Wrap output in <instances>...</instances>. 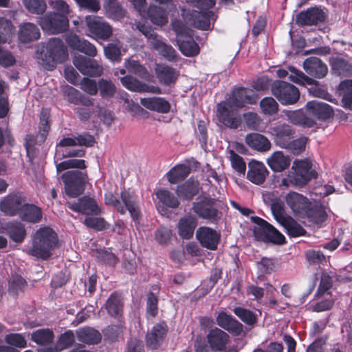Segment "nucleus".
<instances>
[{
	"label": "nucleus",
	"mask_w": 352,
	"mask_h": 352,
	"mask_svg": "<svg viewBox=\"0 0 352 352\" xmlns=\"http://www.w3.org/2000/svg\"><path fill=\"white\" fill-rule=\"evenodd\" d=\"M256 100L257 96L252 89L235 88L226 101L218 104L217 116L219 121L226 126L236 129L241 121L236 110L245 104L256 103Z\"/></svg>",
	"instance_id": "nucleus-1"
},
{
	"label": "nucleus",
	"mask_w": 352,
	"mask_h": 352,
	"mask_svg": "<svg viewBox=\"0 0 352 352\" xmlns=\"http://www.w3.org/2000/svg\"><path fill=\"white\" fill-rule=\"evenodd\" d=\"M49 3L56 12L47 13L38 22L44 32L58 34L68 26L69 6L65 0H50Z\"/></svg>",
	"instance_id": "nucleus-2"
},
{
	"label": "nucleus",
	"mask_w": 352,
	"mask_h": 352,
	"mask_svg": "<svg viewBox=\"0 0 352 352\" xmlns=\"http://www.w3.org/2000/svg\"><path fill=\"white\" fill-rule=\"evenodd\" d=\"M58 243L56 233L49 227H42L32 236L31 245L28 254L37 258L47 259L52 254V250Z\"/></svg>",
	"instance_id": "nucleus-3"
},
{
	"label": "nucleus",
	"mask_w": 352,
	"mask_h": 352,
	"mask_svg": "<svg viewBox=\"0 0 352 352\" xmlns=\"http://www.w3.org/2000/svg\"><path fill=\"white\" fill-rule=\"evenodd\" d=\"M67 56V50L63 41L56 38H50L45 47V53L38 56V63L46 69L52 70L58 63H61Z\"/></svg>",
	"instance_id": "nucleus-4"
},
{
	"label": "nucleus",
	"mask_w": 352,
	"mask_h": 352,
	"mask_svg": "<svg viewBox=\"0 0 352 352\" xmlns=\"http://www.w3.org/2000/svg\"><path fill=\"white\" fill-rule=\"evenodd\" d=\"M94 143V138L87 133L78 135L72 138H65L56 145V155H62L63 158L71 157H82L85 151L82 149L72 148L74 146H91Z\"/></svg>",
	"instance_id": "nucleus-5"
},
{
	"label": "nucleus",
	"mask_w": 352,
	"mask_h": 352,
	"mask_svg": "<svg viewBox=\"0 0 352 352\" xmlns=\"http://www.w3.org/2000/svg\"><path fill=\"white\" fill-rule=\"evenodd\" d=\"M172 28L177 36L178 47L184 56L191 57L199 53V47L190 35L187 25L179 20H173Z\"/></svg>",
	"instance_id": "nucleus-6"
},
{
	"label": "nucleus",
	"mask_w": 352,
	"mask_h": 352,
	"mask_svg": "<svg viewBox=\"0 0 352 352\" xmlns=\"http://www.w3.org/2000/svg\"><path fill=\"white\" fill-rule=\"evenodd\" d=\"M294 172L288 175V178L282 179V184L288 186L289 182L296 186H302L305 185L310 179L316 177V172L312 169L311 162L306 160H296L292 166Z\"/></svg>",
	"instance_id": "nucleus-7"
},
{
	"label": "nucleus",
	"mask_w": 352,
	"mask_h": 352,
	"mask_svg": "<svg viewBox=\"0 0 352 352\" xmlns=\"http://www.w3.org/2000/svg\"><path fill=\"white\" fill-rule=\"evenodd\" d=\"M136 28L147 38L152 48L157 51L161 56L169 61L176 60L177 52L175 49L164 42L162 38L152 30L151 27L138 23Z\"/></svg>",
	"instance_id": "nucleus-8"
},
{
	"label": "nucleus",
	"mask_w": 352,
	"mask_h": 352,
	"mask_svg": "<svg viewBox=\"0 0 352 352\" xmlns=\"http://www.w3.org/2000/svg\"><path fill=\"white\" fill-rule=\"evenodd\" d=\"M251 220L255 224L253 232L257 240L275 244L285 242V236L266 221L258 217H251Z\"/></svg>",
	"instance_id": "nucleus-9"
},
{
	"label": "nucleus",
	"mask_w": 352,
	"mask_h": 352,
	"mask_svg": "<svg viewBox=\"0 0 352 352\" xmlns=\"http://www.w3.org/2000/svg\"><path fill=\"white\" fill-rule=\"evenodd\" d=\"M121 199L125 206H122L111 192H107L104 196L106 204L113 206L121 214H124L128 210L133 220L137 221L140 215V210L133 195L129 191H123L121 193Z\"/></svg>",
	"instance_id": "nucleus-10"
},
{
	"label": "nucleus",
	"mask_w": 352,
	"mask_h": 352,
	"mask_svg": "<svg viewBox=\"0 0 352 352\" xmlns=\"http://www.w3.org/2000/svg\"><path fill=\"white\" fill-rule=\"evenodd\" d=\"M272 95L283 105L295 104L300 98V92L294 85L284 82L275 81L271 87Z\"/></svg>",
	"instance_id": "nucleus-11"
},
{
	"label": "nucleus",
	"mask_w": 352,
	"mask_h": 352,
	"mask_svg": "<svg viewBox=\"0 0 352 352\" xmlns=\"http://www.w3.org/2000/svg\"><path fill=\"white\" fill-rule=\"evenodd\" d=\"M62 179L65 184L66 194L74 197L84 191L87 175L85 173L79 170H69L63 175Z\"/></svg>",
	"instance_id": "nucleus-12"
},
{
	"label": "nucleus",
	"mask_w": 352,
	"mask_h": 352,
	"mask_svg": "<svg viewBox=\"0 0 352 352\" xmlns=\"http://www.w3.org/2000/svg\"><path fill=\"white\" fill-rule=\"evenodd\" d=\"M48 115L47 110H43L39 124V132L36 138L33 135H28L25 138V148L27 155L30 160H32L35 153V146L37 143H42L45 141L50 126L48 124Z\"/></svg>",
	"instance_id": "nucleus-13"
},
{
	"label": "nucleus",
	"mask_w": 352,
	"mask_h": 352,
	"mask_svg": "<svg viewBox=\"0 0 352 352\" xmlns=\"http://www.w3.org/2000/svg\"><path fill=\"white\" fill-rule=\"evenodd\" d=\"M85 22L88 29L87 35L90 37L107 40L112 34L111 27L98 16H87Z\"/></svg>",
	"instance_id": "nucleus-14"
},
{
	"label": "nucleus",
	"mask_w": 352,
	"mask_h": 352,
	"mask_svg": "<svg viewBox=\"0 0 352 352\" xmlns=\"http://www.w3.org/2000/svg\"><path fill=\"white\" fill-rule=\"evenodd\" d=\"M305 110L309 119L314 120V126L317 125L318 120H324L329 118L333 112L329 104L318 100L308 102L305 106Z\"/></svg>",
	"instance_id": "nucleus-15"
},
{
	"label": "nucleus",
	"mask_w": 352,
	"mask_h": 352,
	"mask_svg": "<svg viewBox=\"0 0 352 352\" xmlns=\"http://www.w3.org/2000/svg\"><path fill=\"white\" fill-rule=\"evenodd\" d=\"M268 133L274 143L284 148L288 146L289 141L293 138V130L286 124H276L269 128Z\"/></svg>",
	"instance_id": "nucleus-16"
},
{
	"label": "nucleus",
	"mask_w": 352,
	"mask_h": 352,
	"mask_svg": "<svg viewBox=\"0 0 352 352\" xmlns=\"http://www.w3.org/2000/svg\"><path fill=\"white\" fill-rule=\"evenodd\" d=\"M67 206L73 211L83 214L98 215L101 212V208L96 201L89 197H83L77 201H69Z\"/></svg>",
	"instance_id": "nucleus-17"
},
{
	"label": "nucleus",
	"mask_w": 352,
	"mask_h": 352,
	"mask_svg": "<svg viewBox=\"0 0 352 352\" xmlns=\"http://www.w3.org/2000/svg\"><path fill=\"white\" fill-rule=\"evenodd\" d=\"M25 197L19 193L10 194L0 202V210L6 214L19 215L25 203Z\"/></svg>",
	"instance_id": "nucleus-18"
},
{
	"label": "nucleus",
	"mask_w": 352,
	"mask_h": 352,
	"mask_svg": "<svg viewBox=\"0 0 352 352\" xmlns=\"http://www.w3.org/2000/svg\"><path fill=\"white\" fill-rule=\"evenodd\" d=\"M73 63L84 75L98 76L102 73V67L97 60L87 58L81 55L74 56Z\"/></svg>",
	"instance_id": "nucleus-19"
},
{
	"label": "nucleus",
	"mask_w": 352,
	"mask_h": 352,
	"mask_svg": "<svg viewBox=\"0 0 352 352\" xmlns=\"http://www.w3.org/2000/svg\"><path fill=\"white\" fill-rule=\"evenodd\" d=\"M285 201L293 213L304 217L311 204L307 197L296 192L287 193Z\"/></svg>",
	"instance_id": "nucleus-20"
},
{
	"label": "nucleus",
	"mask_w": 352,
	"mask_h": 352,
	"mask_svg": "<svg viewBox=\"0 0 352 352\" xmlns=\"http://www.w3.org/2000/svg\"><path fill=\"white\" fill-rule=\"evenodd\" d=\"M193 210L199 217L211 222L217 221L220 217L219 212L214 207V201L207 198L194 203Z\"/></svg>",
	"instance_id": "nucleus-21"
},
{
	"label": "nucleus",
	"mask_w": 352,
	"mask_h": 352,
	"mask_svg": "<svg viewBox=\"0 0 352 352\" xmlns=\"http://www.w3.org/2000/svg\"><path fill=\"white\" fill-rule=\"evenodd\" d=\"M196 237L203 247L212 250L217 249L220 239L219 234L206 226L201 227L197 230Z\"/></svg>",
	"instance_id": "nucleus-22"
},
{
	"label": "nucleus",
	"mask_w": 352,
	"mask_h": 352,
	"mask_svg": "<svg viewBox=\"0 0 352 352\" xmlns=\"http://www.w3.org/2000/svg\"><path fill=\"white\" fill-rule=\"evenodd\" d=\"M155 195L158 200L156 203L160 212L163 214L166 208H176L179 201L177 197L166 188H160L155 191Z\"/></svg>",
	"instance_id": "nucleus-23"
},
{
	"label": "nucleus",
	"mask_w": 352,
	"mask_h": 352,
	"mask_svg": "<svg viewBox=\"0 0 352 352\" xmlns=\"http://www.w3.org/2000/svg\"><path fill=\"white\" fill-rule=\"evenodd\" d=\"M248 168V179L256 185L262 184L269 173L265 165L262 162L252 160L249 162Z\"/></svg>",
	"instance_id": "nucleus-24"
},
{
	"label": "nucleus",
	"mask_w": 352,
	"mask_h": 352,
	"mask_svg": "<svg viewBox=\"0 0 352 352\" xmlns=\"http://www.w3.org/2000/svg\"><path fill=\"white\" fill-rule=\"evenodd\" d=\"M303 68L308 74L317 78H324L328 72L327 65L317 57L307 58L303 63Z\"/></svg>",
	"instance_id": "nucleus-25"
},
{
	"label": "nucleus",
	"mask_w": 352,
	"mask_h": 352,
	"mask_svg": "<svg viewBox=\"0 0 352 352\" xmlns=\"http://www.w3.org/2000/svg\"><path fill=\"white\" fill-rule=\"evenodd\" d=\"M66 41L74 50H78L87 56L94 57L97 55L96 47L85 39H80L77 35H67Z\"/></svg>",
	"instance_id": "nucleus-26"
},
{
	"label": "nucleus",
	"mask_w": 352,
	"mask_h": 352,
	"mask_svg": "<svg viewBox=\"0 0 352 352\" xmlns=\"http://www.w3.org/2000/svg\"><path fill=\"white\" fill-rule=\"evenodd\" d=\"M167 332V327L164 322L155 325L146 335L147 346L151 349H157L162 342Z\"/></svg>",
	"instance_id": "nucleus-27"
},
{
	"label": "nucleus",
	"mask_w": 352,
	"mask_h": 352,
	"mask_svg": "<svg viewBox=\"0 0 352 352\" xmlns=\"http://www.w3.org/2000/svg\"><path fill=\"white\" fill-rule=\"evenodd\" d=\"M144 18H146L157 26L162 27L168 21V13L162 7L156 5H151L147 9Z\"/></svg>",
	"instance_id": "nucleus-28"
},
{
	"label": "nucleus",
	"mask_w": 352,
	"mask_h": 352,
	"mask_svg": "<svg viewBox=\"0 0 352 352\" xmlns=\"http://www.w3.org/2000/svg\"><path fill=\"white\" fill-rule=\"evenodd\" d=\"M245 142L251 148L259 152H267L270 150L272 146L270 141L265 136L257 133L248 134Z\"/></svg>",
	"instance_id": "nucleus-29"
},
{
	"label": "nucleus",
	"mask_w": 352,
	"mask_h": 352,
	"mask_svg": "<svg viewBox=\"0 0 352 352\" xmlns=\"http://www.w3.org/2000/svg\"><path fill=\"white\" fill-rule=\"evenodd\" d=\"M141 104L148 110L165 113L169 111L170 103L163 98L153 97L140 99Z\"/></svg>",
	"instance_id": "nucleus-30"
},
{
	"label": "nucleus",
	"mask_w": 352,
	"mask_h": 352,
	"mask_svg": "<svg viewBox=\"0 0 352 352\" xmlns=\"http://www.w3.org/2000/svg\"><path fill=\"white\" fill-rule=\"evenodd\" d=\"M18 35L19 41L26 43L38 39L41 34L35 24L27 22L19 26Z\"/></svg>",
	"instance_id": "nucleus-31"
},
{
	"label": "nucleus",
	"mask_w": 352,
	"mask_h": 352,
	"mask_svg": "<svg viewBox=\"0 0 352 352\" xmlns=\"http://www.w3.org/2000/svg\"><path fill=\"white\" fill-rule=\"evenodd\" d=\"M155 73L160 82L165 85L174 83L178 76V72L173 68L165 65H157Z\"/></svg>",
	"instance_id": "nucleus-32"
},
{
	"label": "nucleus",
	"mask_w": 352,
	"mask_h": 352,
	"mask_svg": "<svg viewBox=\"0 0 352 352\" xmlns=\"http://www.w3.org/2000/svg\"><path fill=\"white\" fill-rule=\"evenodd\" d=\"M267 163L272 170L281 172L289 167L290 159L282 151H276L267 158Z\"/></svg>",
	"instance_id": "nucleus-33"
},
{
	"label": "nucleus",
	"mask_w": 352,
	"mask_h": 352,
	"mask_svg": "<svg viewBox=\"0 0 352 352\" xmlns=\"http://www.w3.org/2000/svg\"><path fill=\"white\" fill-rule=\"evenodd\" d=\"M283 112L287 120L294 124L308 128L314 126V120L309 119L307 113L305 114L301 109L296 111H284Z\"/></svg>",
	"instance_id": "nucleus-34"
},
{
	"label": "nucleus",
	"mask_w": 352,
	"mask_h": 352,
	"mask_svg": "<svg viewBox=\"0 0 352 352\" xmlns=\"http://www.w3.org/2000/svg\"><path fill=\"white\" fill-rule=\"evenodd\" d=\"M228 340V335L217 328L211 330L208 335V341L211 347L214 350H223Z\"/></svg>",
	"instance_id": "nucleus-35"
},
{
	"label": "nucleus",
	"mask_w": 352,
	"mask_h": 352,
	"mask_svg": "<svg viewBox=\"0 0 352 352\" xmlns=\"http://www.w3.org/2000/svg\"><path fill=\"white\" fill-rule=\"evenodd\" d=\"M19 217L25 221L30 223L39 222L42 218L41 210L39 207L26 202L21 209Z\"/></svg>",
	"instance_id": "nucleus-36"
},
{
	"label": "nucleus",
	"mask_w": 352,
	"mask_h": 352,
	"mask_svg": "<svg viewBox=\"0 0 352 352\" xmlns=\"http://www.w3.org/2000/svg\"><path fill=\"white\" fill-rule=\"evenodd\" d=\"M324 20V13L318 8H311L301 12L297 21L301 25H314Z\"/></svg>",
	"instance_id": "nucleus-37"
},
{
	"label": "nucleus",
	"mask_w": 352,
	"mask_h": 352,
	"mask_svg": "<svg viewBox=\"0 0 352 352\" xmlns=\"http://www.w3.org/2000/svg\"><path fill=\"white\" fill-rule=\"evenodd\" d=\"M197 224L196 218L192 216L189 215L182 218L177 224L179 236L186 239L192 237Z\"/></svg>",
	"instance_id": "nucleus-38"
},
{
	"label": "nucleus",
	"mask_w": 352,
	"mask_h": 352,
	"mask_svg": "<svg viewBox=\"0 0 352 352\" xmlns=\"http://www.w3.org/2000/svg\"><path fill=\"white\" fill-rule=\"evenodd\" d=\"M337 93L342 96L343 107L352 110V79L342 80L337 88Z\"/></svg>",
	"instance_id": "nucleus-39"
},
{
	"label": "nucleus",
	"mask_w": 352,
	"mask_h": 352,
	"mask_svg": "<svg viewBox=\"0 0 352 352\" xmlns=\"http://www.w3.org/2000/svg\"><path fill=\"white\" fill-rule=\"evenodd\" d=\"M305 217L314 223L320 224L326 220L327 212L324 206L316 201L314 204H311Z\"/></svg>",
	"instance_id": "nucleus-40"
},
{
	"label": "nucleus",
	"mask_w": 352,
	"mask_h": 352,
	"mask_svg": "<svg viewBox=\"0 0 352 352\" xmlns=\"http://www.w3.org/2000/svg\"><path fill=\"white\" fill-rule=\"evenodd\" d=\"M199 190V183L197 181L190 179L184 184L177 187V193L179 197L184 199H191Z\"/></svg>",
	"instance_id": "nucleus-41"
},
{
	"label": "nucleus",
	"mask_w": 352,
	"mask_h": 352,
	"mask_svg": "<svg viewBox=\"0 0 352 352\" xmlns=\"http://www.w3.org/2000/svg\"><path fill=\"white\" fill-rule=\"evenodd\" d=\"M190 168L186 164H177L172 168L166 175L170 184H177L184 179L190 173Z\"/></svg>",
	"instance_id": "nucleus-42"
},
{
	"label": "nucleus",
	"mask_w": 352,
	"mask_h": 352,
	"mask_svg": "<svg viewBox=\"0 0 352 352\" xmlns=\"http://www.w3.org/2000/svg\"><path fill=\"white\" fill-rule=\"evenodd\" d=\"M76 336L80 342L87 344H96L101 339L100 333L91 327L79 329L76 331Z\"/></svg>",
	"instance_id": "nucleus-43"
},
{
	"label": "nucleus",
	"mask_w": 352,
	"mask_h": 352,
	"mask_svg": "<svg viewBox=\"0 0 352 352\" xmlns=\"http://www.w3.org/2000/svg\"><path fill=\"white\" fill-rule=\"evenodd\" d=\"M6 229L10 239L15 242L21 243L26 236L25 227L21 223H8Z\"/></svg>",
	"instance_id": "nucleus-44"
},
{
	"label": "nucleus",
	"mask_w": 352,
	"mask_h": 352,
	"mask_svg": "<svg viewBox=\"0 0 352 352\" xmlns=\"http://www.w3.org/2000/svg\"><path fill=\"white\" fill-rule=\"evenodd\" d=\"M330 64L334 73L339 76H348L352 74V64L342 58H333Z\"/></svg>",
	"instance_id": "nucleus-45"
},
{
	"label": "nucleus",
	"mask_w": 352,
	"mask_h": 352,
	"mask_svg": "<svg viewBox=\"0 0 352 352\" xmlns=\"http://www.w3.org/2000/svg\"><path fill=\"white\" fill-rule=\"evenodd\" d=\"M124 66L129 72L133 73L146 80H150L151 78V76L146 69L135 60H126Z\"/></svg>",
	"instance_id": "nucleus-46"
},
{
	"label": "nucleus",
	"mask_w": 352,
	"mask_h": 352,
	"mask_svg": "<svg viewBox=\"0 0 352 352\" xmlns=\"http://www.w3.org/2000/svg\"><path fill=\"white\" fill-rule=\"evenodd\" d=\"M209 12H199L197 11L193 12V19H189L188 24L193 25L197 28L206 30L210 27V22L209 19Z\"/></svg>",
	"instance_id": "nucleus-47"
},
{
	"label": "nucleus",
	"mask_w": 352,
	"mask_h": 352,
	"mask_svg": "<svg viewBox=\"0 0 352 352\" xmlns=\"http://www.w3.org/2000/svg\"><path fill=\"white\" fill-rule=\"evenodd\" d=\"M108 313L114 317L120 316L122 311V305L120 296L113 294L109 296L106 303Z\"/></svg>",
	"instance_id": "nucleus-48"
},
{
	"label": "nucleus",
	"mask_w": 352,
	"mask_h": 352,
	"mask_svg": "<svg viewBox=\"0 0 352 352\" xmlns=\"http://www.w3.org/2000/svg\"><path fill=\"white\" fill-rule=\"evenodd\" d=\"M104 9L109 17L113 19H120L124 16V10L117 0H108L104 3Z\"/></svg>",
	"instance_id": "nucleus-49"
},
{
	"label": "nucleus",
	"mask_w": 352,
	"mask_h": 352,
	"mask_svg": "<svg viewBox=\"0 0 352 352\" xmlns=\"http://www.w3.org/2000/svg\"><path fill=\"white\" fill-rule=\"evenodd\" d=\"M280 225L285 228L287 233L290 236L296 237L302 236L305 233L304 228L291 217H289Z\"/></svg>",
	"instance_id": "nucleus-50"
},
{
	"label": "nucleus",
	"mask_w": 352,
	"mask_h": 352,
	"mask_svg": "<svg viewBox=\"0 0 352 352\" xmlns=\"http://www.w3.org/2000/svg\"><path fill=\"white\" fill-rule=\"evenodd\" d=\"M53 332L50 329H38L32 333L31 339L33 342L40 345H45L53 341Z\"/></svg>",
	"instance_id": "nucleus-51"
},
{
	"label": "nucleus",
	"mask_w": 352,
	"mask_h": 352,
	"mask_svg": "<svg viewBox=\"0 0 352 352\" xmlns=\"http://www.w3.org/2000/svg\"><path fill=\"white\" fill-rule=\"evenodd\" d=\"M289 74V80L299 85H313L316 82L314 79L305 75L301 71L295 69L293 67L288 68Z\"/></svg>",
	"instance_id": "nucleus-52"
},
{
	"label": "nucleus",
	"mask_w": 352,
	"mask_h": 352,
	"mask_svg": "<svg viewBox=\"0 0 352 352\" xmlns=\"http://www.w3.org/2000/svg\"><path fill=\"white\" fill-rule=\"evenodd\" d=\"M14 27L11 21L0 18V43L7 42L14 34Z\"/></svg>",
	"instance_id": "nucleus-53"
},
{
	"label": "nucleus",
	"mask_w": 352,
	"mask_h": 352,
	"mask_svg": "<svg viewBox=\"0 0 352 352\" xmlns=\"http://www.w3.org/2000/svg\"><path fill=\"white\" fill-rule=\"evenodd\" d=\"M121 48L119 41L108 44L104 48L105 56L112 61H120L122 55Z\"/></svg>",
	"instance_id": "nucleus-54"
},
{
	"label": "nucleus",
	"mask_w": 352,
	"mask_h": 352,
	"mask_svg": "<svg viewBox=\"0 0 352 352\" xmlns=\"http://www.w3.org/2000/svg\"><path fill=\"white\" fill-rule=\"evenodd\" d=\"M22 2L24 7L32 14H41L47 8L45 0H22Z\"/></svg>",
	"instance_id": "nucleus-55"
},
{
	"label": "nucleus",
	"mask_w": 352,
	"mask_h": 352,
	"mask_svg": "<svg viewBox=\"0 0 352 352\" xmlns=\"http://www.w3.org/2000/svg\"><path fill=\"white\" fill-rule=\"evenodd\" d=\"M228 155L232 167L239 174L244 175L246 170V165L243 158L237 155L233 150H229Z\"/></svg>",
	"instance_id": "nucleus-56"
},
{
	"label": "nucleus",
	"mask_w": 352,
	"mask_h": 352,
	"mask_svg": "<svg viewBox=\"0 0 352 352\" xmlns=\"http://www.w3.org/2000/svg\"><path fill=\"white\" fill-rule=\"evenodd\" d=\"M260 107L263 113L274 115L277 113L278 104L272 97H266L260 102Z\"/></svg>",
	"instance_id": "nucleus-57"
},
{
	"label": "nucleus",
	"mask_w": 352,
	"mask_h": 352,
	"mask_svg": "<svg viewBox=\"0 0 352 352\" xmlns=\"http://www.w3.org/2000/svg\"><path fill=\"white\" fill-rule=\"evenodd\" d=\"M271 210L274 219L280 225L289 216L285 211L283 204L279 201H274L271 204Z\"/></svg>",
	"instance_id": "nucleus-58"
},
{
	"label": "nucleus",
	"mask_w": 352,
	"mask_h": 352,
	"mask_svg": "<svg viewBox=\"0 0 352 352\" xmlns=\"http://www.w3.org/2000/svg\"><path fill=\"white\" fill-rule=\"evenodd\" d=\"M98 89H99L100 95L103 98H111L113 96L116 91L114 84L111 81L105 79H100L98 81Z\"/></svg>",
	"instance_id": "nucleus-59"
},
{
	"label": "nucleus",
	"mask_w": 352,
	"mask_h": 352,
	"mask_svg": "<svg viewBox=\"0 0 352 352\" xmlns=\"http://www.w3.org/2000/svg\"><path fill=\"white\" fill-rule=\"evenodd\" d=\"M217 322L220 327L228 331L238 324V322L232 316L225 312L219 313L217 318Z\"/></svg>",
	"instance_id": "nucleus-60"
},
{
	"label": "nucleus",
	"mask_w": 352,
	"mask_h": 352,
	"mask_svg": "<svg viewBox=\"0 0 352 352\" xmlns=\"http://www.w3.org/2000/svg\"><path fill=\"white\" fill-rule=\"evenodd\" d=\"M234 313L247 324H253L256 321V316L250 310L236 307L234 309Z\"/></svg>",
	"instance_id": "nucleus-61"
},
{
	"label": "nucleus",
	"mask_w": 352,
	"mask_h": 352,
	"mask_svg": "<svg viewBox=\"0 0 352 352\" xmlns=\"http://www.w3.org/2000/svg\"><path fill=\"white\" fill-rule=\"evenodd\" d=\"M86 167L85 160L69 159L56 164V170L61 172L73 168H85Z\"/></svg>",
	"instance_id": "nucleus-62"
},
{
	"label": "nucleus",
	"mask_w": 352,
	"mask_h": 352,
	"mask_svg": "<svg viewBox=\"0 0 352 352\" xmlns=\"http://www.w3.org/2000/svg\"><path fill=\"white\" fill-rule=\"evenodd\" d=\"M5 341L7 344L17 348H25L27 346V340L21 333H9L5 336Z\"/></svg>",
	"instance_id": "nucleus-63"
},
{
	"label": "nucleus",
	"mask_w": 352,
	"mask_h": 352,
	"mask_svg": "<svg viewBox=\"0 0 352 352\" xmlns=\"http://www.w3.org/2000/svg\"><path fill=\"white\" fill-rule=\"evenodd\" d=\"M26 286L25 280L19 275L12 276L9 281V289L14 294L23 291Z\"/></svg>",
	"instance_id": "nucleus-64"
}]
</instances>
